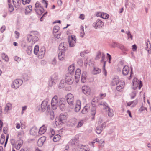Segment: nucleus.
I'll return each mask as SVG.
<instances>
[{"label": "nucleus", "instance_id": "obj_1", "mask_svg": "<svg viewBox=\"0 0 151 151\" xmlns=\"http://www.w3.org/2000/svg\"><path fill=\"white\" fill-rule=\"evenodd\" d=\"M50 106L49 104H40L37 106L36 110L38 111L43 112L46 110L45 114L51 120H53L54 119V114L53 111L50 109Z\"/></svg>", "mask_w": 151, "mask_h": 151}, {"label": "nucleus", "instance_id": "obj_2", "mask_svg": "<svg viewBox=\"0 0 151 151\" xmlns=\"http://www.w3.org/2000/svg\"><path fill=\"white\" fill-rule=\"evenodd\" d=\"M68 47V43L63 42L61 43L59 46V49L61 51L58 54V57L60 60H63L65 58V52L67 49Z\"/></svg>", "mask_w": 151, "mask_h": 151}, {"label": "nucleus", "instance_id": "obj_3", "mask_svg": "<svg viewBox=\"0 0 151 151\" xmlns=\"http://www.w3.org/2000/svg\"><path fill=\"white\" fill-rule=\"evenodd\" d=\"M73 95L71 94H68L65 98H61L59 100V104H66L68 103V104H72L73 100Z\"/></svg>", "mask_w": 151, "mask_h": 151}, {"label": "nucleus", "instance_id": "obj_4", "mask_svg": "<svg viewBox=\"0 0 151 151\" xmlns=\"http://www.w3.org/2000/svg\"><path fill=\"white\" fill-rule=\"evenodd\" d=\"M74 75L70 73H67L65 79V83L69 85L72 84L74 81Z\"/></svg>", "mask_w": 151, "mask_h": 151}, {"label": "nucleus", "instance_id": "obj_5", "mask_svg": "<svg viewBox=\"0 0 151 151\" xmlns=\"http://www.w3.org/2000/svg\"><path fill=\"white\" fill-rule=\"evenodd\" d=\"M23 83V81L20 79H17L13 82L11 87L14 88H18Z\"/></svg>", "mask_w": 151, "mask_h": 151}, {"label": "nucleus", "instance_id": "obj_6", "mask_svg": "<svg viewBox=\"0 0 151 151\" xmlns=\"http://www.w3.org/2000/svg\"><path fill=\"white\" fill-rule=\"evenodd\" d=\"M32 35L31 34H29L27 35V40L29 42L32 41V42L33 44L37 42L39 40L37 36L36 35H34L32 37Z\"/></svg>", "mask_w": 151, "mask_h": 151}, {"label": "nucleus", "instance_id": "obj_7", "mask_svg": "<svg viewBox=\"0 0 151 151\" xmlns=\"http://www.w3.org/2000/svg\"><path fill=\"white\" fill-rule=\"evenodd\" d=\"M104 23L100 19H97L96 22L93 24V26L96 29L100 28L104 25Z\"/></svg>", "mask_w": 151, "mask_h": 151}, {"label": "nucleus", "instance_id": "obj_8", "mask_svg": "<svg viewBox=\"0 0 151 151\" xmlns=\"http://www.w3.org/2000/svg\"><path fill=\"white\" fill-rule=\"evenodd\" d=\"M68 40L70 47H73L76 42V37L74 35H71V40L69 39Z\"/></svg>", "mask_w": 151, "mask_h": 151}, {"label": "nucleus", "instance_id": "obj_9", "mask_svg": "<svg viewBox=\"0 0 151 151\" xmlns=\"http://www.w3.org/2000/svg\"><path fill=\"white\" fill-rule=\"evenodd\" d=\"M57 76L56 75H54L52 76L49 81V86H52V85L55 84L57 79Z\"/></svg>", "mask_w": 151, "mask_h": 151}, {"label": "nucleus", "instance_id": "obj_10", "mask_svg": "<svg viewBox=\"0 0 151 151\" xmlns=\"http://www.w3.org/2000/svg\"><path fill=\"white\" fill-rule=\"evenodd\" d=\"M82 89L83 92L86 95H88L90 93L91 89L89 86H83Z\"/></svg>", "mask_w": 151, "mask_h": 151}, {"label": "nucleus", "instance_id": "obj_11", "mask_svg": "<svg viewBox=\"0 0 151 151\" xmlns=\"http://www.w3.org/2000/svg\"><path fill=\"white\" fill-rule=\"evenodd\" d=\"M125 85V82L123 81H120L116 85V88L118 91H121Z\"/></svg>", "mask_w": 151, "mask_h": 151}, {"label": "nucleus", "instance_id": "obj_12", "mask_svg": "<svg viewBox=\"0 0 151 151\" xmlns=\"http://www.w3.org/2000/svg\"><path fill=\"white\" fill-rule=\"evenodd\" d=\"M45 48L44 47H42L39 51L38 55L39 58H42L44 56L45 52Z\"/></svg>", "mask_w": 151, "mask_h": 151}, {"label": "nucleus", "instance_id": "obj_13", "mask_svg": "<svg viewBox=\"0 0 151 151\" xmlns=\"http://www.w3.org/2000/svg\"><path fill=\"white\" fill-rule=\"evenodd\" d=\"M81 70L80 69H77L75 72V75L74 77L75 78L76 81V83L78 82L81 74Z\"/></svg>", "mask_w": 151, "mask_h": 151}, {"label": "nucleus", "instance_id": "obj_14", "mask_svg": "<svg viewBox=\"0 0 151 151\" xmlns=\"http://www.w3.org/2000/svg\"><path fill=\"white\" fill-rule=\"evenodd\" d=\"M45 140L46 137L45 136L39 138L37 142L38 146L39 147H42Z\"/></svg>", "mask_w": 151, "mask_h": 151}, {"label": "nucleus", "instance_id": "obj_15", "mask_svg": "<svg viewBox=\"0 0 151 151\" xmlns=\"http://www.w3.org/2000/svg\"><path fill=\"white\" fill-rule=\"evenodd\" d=\"M105 106V109H106L108 115L109 117H111L113 115V110L112 109H111L109 107L106 106L105 104H104Z\"/></svg>", "mask_w": 151, "mask_h": 151}, {"label": "nucleus", "instance_id": "obj_16", "mask_svg": "<svg viewBox=\"0 0 151 151\" xmlns=\"http://www.w3.org/2000/svg\"><path fill=\"white\" fill-rule=\"evenodd\" d=\"M129 71V67L127 65H125L122 69V73L123 75L126 76L128 75Z\"/></svg>", "mask_w": 151, "mask_h": 151}, {"label": "nucleus", "instance_id": "obj_17", "mask_svg": "<svg viewBox=\"0 0 151 151\" xmlns=\"http://www.w3.org/2000/svg\"><path fill=\"white\" fill-rule=\"evenodd\" d=\"M79 148L81 150V151H89L90 150L89 147L87 145H80L79 147Z\"/></svg>", "mask_w": 151, "mask_h": 151}, {"label": "nucleus", "instance_id": "obj_18", "mask_svg": "<svg viewBox=\"0 0 151 151\" xmlns=\"http://www.w3.org/2000/svg\"><path fill=\"white\" fill-rule=\"evenodd\" d=\"M119 82L118 77L117 76H116L114 77L112 80L111 85L112 86H116Z\"/></svg>", "mask_w": 151, "mask_h": 151}, {"label": "nucleus", "instance_id": "obj_19", "mask_svg": "<svg viewBox=\"0 0 151 151\" xmlns=\"http://www.w3.org/2000/svg\"><path fill=\"white\" fill-rule=\"evenodd\" d=\"M46 129L47 128L45 125H44L40 128L38 131V133L40 134H42L46 132Z\"/></svg>", "mask_w": 151, "mask_h": 151}, {"label": "nucleus", "instance_id": "obj_20", "mask_svg": "<svg viewBox=\"0 0 151 151\" xmlns=\"http://www.w3.org/2000/svg\"><path fill=\"white\" fill-rule=\"evenodd\" d=\"M66 118V116L64 114H61L60 115V118L59 119V121L60 124H61V123H63Z\"/></svg>", "mask_w": 151, "mask_h": 151}, {"label": "nucleus", "instance_id": "obj_21", "mask_svg": "<svg viewBox=\"0 0 151 151\" xmlns=\"http://www.w3.org/2000/svg\"><path fill=\"white\" fill-rule=\"evenodd\" d=\"M75 67L74 65H72L68 67L69 72L68 73H70L72 75H74Z\"/></svg>", "mask_w": 151, "mask_h": 151}, {"label": "nucleus", "instance_id": "obj_22", "mask_svg": "<svg viewBox=\"0 0 151 151\" xmlns=\"http://www.w3.org/2000/svg\"><path fill=\"white\" fill-rule=\"evenodd\" d=\"M87 77V73L85 71H84L81 77V81L83 83H84L86 82V78Z\"/></svg>", "mask_w": 151, "mask_h": 151}, {"label": "nucleus", "instance_id": "obj_23", "mask_svg": "<svg viewBox=\"0 0 151 151\" xmlns=\"http://www.w3.org/2000/svg\"><path fill=\"white\" fill-rule=\"evenodd\" d=\"M36 13L38 15H41L44 12L43 8L41 7L37 9H35Z\"/></svg>", "mask_w": 151, "mask_h": 151}, {"label": "nucleus", "instance_id": "obj_24", "mask_svg": "<svg viewBox=\"0 0 151 151\" xmlns=\"http://www.w3.org/2000/svg\"><path fill=\"white\" fill-rule=\"evenodd\" d=\"M37 131V129L35 127H33L30 130V134L32 135H35Z\"/></svg>", "mask_w": 151, "mask_h": 151}, {"label": "nucleus", "instance_id": "obj_25", "mask_svg": "<svg viewBox=\"0 0 151 151\" xmlns=\"http://www.w3.org/2000/svg\"><path fill=\"white\" fill-rule=\"evenodd\" d=\"M89 104H86V105L84 106V108L83 109L82 111V113L83 114H86L87 112L88 109L89 108L90 106Z\"/></svg>", "mask_w": 151, "mask_h": 151}, {"label": "nucleus", "instance_id": "obj_26", "mask_svg": "<svg viewBox=\"0 0 151 151\" xmlns=\"http://www.w3.org/2000/svg\"><path fill=\"white\" fill-rule=\"evenodd\" d=\"M147 47H146V50L148 51L149 54L151 53V46L150 43L149 42H147L146 43Z\"/></svg>", "mask_w": 151, "mask_h": 151}, {"label": "nucleus", "instance_id": "obj_27", "mask_svg": "<svg viewBox=\"0 0 151 151\" xmlns=\"http://www.w3.org/2000/svg\"><path fill=\"white\" fill-rule=\"evenodd\" d=\"M78 142V141L76 138H74L72 139L70 141V143L72 145H77Z\"/></svg>", "mask_w": 151, "mask_h": 151}, {"label": "nucleus", "instance_id": "obj_28", "mask_svg": "<svg viewBox=\"0 0 151 151\" xmlns=\"http://www.w3.org/2000/svg\"><path fill=\"white\" fill-rule=\"evenodd\" d=\"M101 72V70L98 68L94 67L92 71V73L96 75L99 73Z\"/></svg>", "mask_w": 151, "mask_h": 151}, {"label": "nucleus", "instance_id": "obj_29", "mask_svg": "<svg viewBox=\"0 0 151 151\" xmlns=\"http://www.w3.org/2000/svg\"><path fill=\"white\" fill-rule=\"evenodd\" d=\"M61 137V136L60 135H55L53 137V140L54 142H57L59 141Z\"/></svg>", "mask_w": 151, "mask_h": 151}, {"label": "nucleus", "instance_id": "obj_30", "mask_svg": "<svg viewBox=\"0 0 151 151\" xmlns=\"http://www.w3.org/2000/svg\"><path fill=\"white\" fill-rule=\"evenodd\" d=\"M58 97L57 96H55L52 99L51 104L55 103L57 104L58 103Z\"/></svg>", "mask_w": 151, "mask_h": 151}, {"label": "nucleus", "instance_id": "obj_31", "mask_svg": "<svg viewBox=\"0 0 151 151\" xmlns=\"http://www.w3.org/2000/svg\"><path fill=\"white\" fill-rule=\"evenodd\" d=\"M118 48L123 51L126 52L128 51V49L127 47L121 44H120Z\"/></svg>", "mask_w": 151, "mask_h": 151}, {"label": "nucleus", "instance_id": "obj_32", "mask_svg": "<svg viewBox=\"0 0 151 151\" xmlns=\"http://www.w3.org/2000/svg\"><path fill=\"white\" fill-rule=\"evenodd\" d=\"M26 51L28 55H30L31 54L32 52V47L31 46H29L27 47Z\"/></svg>", "mask_w": 151, "mask_h": 151}, {"label": "nucleus", "instance_id": "obj_33", "mask_svg": "<svg viewBox=\"0 0 151 151\" xmlns=\"http://www.w3.org/2000/svg\"><path fill=\"white\" fill-rule=\"evenodd\" d=\"M93 108L91 109V114L92 116H93L92 118L93 120L94 119V116L96 113V111L95 106H93Z\"/></svg>", "mask_w": 151, "mask_h": 151}, {"label": "nucleus", "instance_id": "obj_34", "mask_svg": "<svg viewBox=\"0 0 151 151\" xmlns=\"http://www.w3.org/2000/svg\"><path fill=\"white\" fill-rule=\"evenodd\" d=\"M77 120L75 119H72L70 120V125L72 126H75L77 124Z\"/></svg>", "mask_w": 151, "mask_h": 151}, {"label": "nucleus", "instance_id": "obj_35", "mask_svg": "<svg viewBox=\"0 0 151 151\" xmlns=\"http://www.w3.org/2000/svg\"><path fill=\"white\" fill-rule=\"evenodd\" d=\"M65 83L64 82V80H61L59 85V88L61 89L64 88L65 86Z\"/></svg>", "mask_w": 151, "mask_h": 151}, {"label": "nucleus", "instance_id": "obj_36", "mask_svg": "<svg viewBox=\"0 0 151 151\" xmlns=\"http://www.w3.org/2000/svg\"><path fill=\"white\" fill-rule=\"evenodd\" d=\"M39 52V46L38 45H36L34 48V53L35 54L37 55Z\"/></svg>", "mask_w": 151, "mask_h": 151}, {"label": "nucleus", "instance_id": "obj_37", "mask_svg": "<svg viewBox=\"0 0 151 151\" xmlns=\"http://www.w3.org/2000/svg\"><path fill=\"white\" fill-rule=\"evenodd\" d=\"M12 1L15 6H18L20 5V1L19 0H12Z\"/></svg>", "mask_w": 151, "mask_h": 151}, {"label": "nucleus", "instance_id": "obj_38", "mask_svg": "<svg viewBox=\"0 0 151 151\" xmlns=\"http://www.w3.org/2000/svg\"><path fill=\"white\" fill-rule=\"evenodd\" d=\"M81 104H76L75 108V111L76 112H78L81 109Z\"/></svg>", "mask_w": 151, "mask_h": 151}, {"label": "nucleus", "instance_id": "obj_39", "mask_svg": "<svg viewBox=\"0 0 151 151\" xmlns=\"http://www.w3.org/2000/svg\"><path fill=\"white\" fill-rule=\"evenodd\" d=\"M101 16V18L103 19H107L109 18V15L106 13H102Z\"/></svg>", "mask_w": 151, "mask_h": 151}, {"label": "nucleus", "instance_id": "obj_40", "mask_svg": "<svg viewBox=\"0 0 151 151\" xmlns=\"http://www.w3.org/2000/svg\"><path fill=\"white\" fill-rule=\"evenodd\" d=\"M2 57L3 59L4 60L6 61H8L9 60L8 58L6 55L4 53H2Z\"/></svg>", "mask_w": 151, "mask_h": 151}, {"label": "nucleus", "instance_id": "obj_41", "mask_svg": "<svg viewBox=\"0 0 151 151\" xmlns=\"http://www.w3.org/2000/svg\"><path fill=\"white\" fill-rule=\"evenodd\" d=\"M103 130L101 127H97L96 129V132L98 134H100L101 133Z\"/></svg>", "mask_w": 151, "mask_h": 151}, {"label": "nucleus", "instance_id": "obj_42", "mask_svg": "<svg viewBox=\"0 0 151 151\" xmlns=\"http://www.w3.org/2000/svg\"><path fill=\"white\" fill-rule=\"evenodd\" d=\"M119 43L115 42H113L111 46L113 47L114 48L115 47H117L118 48L119 46Z\"/></svg>", "mask_w": 151, "mask_h": 151}, {"label": "nucleus", "instance_id": "obj_43", "mask_svg": "<svg viewBox=\"0 0 151 151\" xmlns=\"http://www.w3.org/2000/svg\"><path fill=\"white\" fill-rule=\"evenodd\" d=\"M101 56V53L100 51H99L96 55L95 57V59L96 60H99Z\"/></svg>", "mask_w": 151, "mask_h": 151}, {"label": "nucleus", "instance_id": "obj_44", "mask_svg": "<svg viewBox=\"0 0 151 151\" xmlns=\"http://www.w3.org/2000/svg\"><path fill=\"white\" fill-rule=\"evenodd\" d=\"M60 29V27L58 26H55L53 28V32L56 33L58 32V31Z\"/></svg>", "mask_w": 151, "mask_h": 151}, {"label": "nucleus", "instance_id": "obj_45", "mask_svg": "<svg viewBox=\"0 0 151 151\" xmlns=\"http://www.w3.org/2000/svg\"><path fill=\"white\" fill-rule=\"evenodd\" d=\"M83 124V121L81 120L78 122V124L76 125V127L79 128L82 126Z\"/></svg>", "mask_w": 151, "mask_h": 151}, {"label": "nucleus", "instance_id": "obj_46", "mask_svg": "<svg viewBox=\"0 0 151 151\" xmlns=\"http://www.w3.org/2000/svg\"><path fill=\"white\" fill-rule=\"evenodd\" d=\"M59 106L60 109L62 111H65L66 109L65 104H60Z\"/></svg>", "mask_w": 151, "mask_h": 151}, {"label": "nucleus", "instance_id": "obj_47", "mask_svg": "<svg viewBox=\"0 0 151 151\" xmlns=\"http://www.w3.org/2000/svg\"><path fill=\"white\" fill-rule=\"evenodd\" d=\"M9 10L10 12H11L14 10V7L12 5L10 4H9Z\"/></svg>", "mask_w": 151, "mask_h": 151}, {"label": "nucleus", "instance_id": "obj_48", "mask_svg": "<svg viewBox=\"0 0 151 151\" xmlns=\"http://www.w3.org/2000/svg\"><path fill=\"white\" fill-rule=\"evenodd\" d=\"M23 4L25 5L27 4H29L30 2V0H21Z\"/></svg>", "mask_w": 151, "mask_h": 151}, {"label": "nucleus", "instance_id": "obj_49", "mask_svg": "<svg viewBox=\"0 0 151 151\" xmlns=\"http://www.w3.org/2000/svg\"><path fill=\"white\" fill-rule=\"evenodd\" d=\"M35 9H37V8H40L42 7L41 6L39 2H37L35 4Z\"/></svg>", "mask_w": 151, "mask_h": 151}, {"label": "nucleus", "instance_id": "obj_50", "mask_svg": "<svg viewBox=\"0 0 151 151\" xmlns=\"http://www.w3.org/2000/svg\"><path fill=\"white\" fill-rule=\"evenodd\" d=\"M97 139H95L93 141L89 143V144L91 146H92L93 147H94V144L96 142Z\"/></svg>", "mask_w": 151, "mask_h": 151}, {"label": "nucleus", "instance_id": "obj_51", "mask_svg": "<svg viewBox=\"0 0 151 151\" xmlns=\"http://www.w3.org/2000/svg\"><path fill=\"white\" fill-rule=\"evenodd\" d=\"M99 98L98 97H95L92 99V102L95 103H97L99 101Z\"/></svg>", "mask_w": 151, "mask_h": 151}, {"label": "nucleus", "instance_id": "obj_52", "mask_svg": "<svg viewBox=\"0 0 151 151\" xmlns=\"http://www.w3.org/2000/svg\"><path fill=\"white\" fill-rule=\"evenodd\" d=\"M106 62V61H104V65L103 66V70H104V73L105 76H106V73H107L106 70H105V68Z\"/></svg>", "mask_w": 151, "mask_h": 151}, {"label": "nucleus", "instance_id": "obj_53", "mask_svg": "<svg viewBox=\"0 0 151 151\" xmlns=\"http://www.w3.org/2000/svg\"><path fill=\"white\" fill-rule=\"evenodd\" d=\"M11 108L9 106L7 105V104H6V106L5 107V109H4V111H6V112H7L9 110H11Z\"/></svg>", "mask_w": 151, "mask_h": 151}, {"label": "nucleus", "instance_id": "obj_54", "mask_svg": "<svg viewBox=\"0 0 151 151\" xmlns=\"http://www.w3.org/2000/svg\"><path fill=\"white\" fill-rule=\"evenodd\" d=\"M133 74V72L132 71V68L131 67V71L130 72V76L128 78L129 79H130L132 76V75Z\"/></svg>", "mask_w": 151, "mask_h": 151}, {"label": "nucleus", "instance_id": "obj_55", "mask_svg": "<svg viewBox=\"0 0 151 151\" xmlns=\"http://www.w3.org/2000/svg\"><path fill=\"white\" fill-rule=\"evenodd\" d=\"M15 145V147L17 150L19 149L21 147V146L19 145L18 143H17V144H16Z\"/></svg>", "mask_w": 151, "mask_h": 151}, {"label": "nucleus", "instance_id": "obj_56", "mask_svg": "<svg viewBox=\"0 0 151 151\" xmlns=\"http://www.w3.org/2000/svg\"><path fill=\"white\" fill-rule=\"evenodd\" d=\"M146 109V107H144L143 106H142L139 109V111L140 112H141L142 111Z\"/></svg>", "mask_w": 151, "mask_h": 151}, {"label": "nucleus", "instance_id": "obj_57", "mask_svg": "<svg viewBox=\"0 0 151 151\" xmlns=\"http://www.w3.org/2000/svg\"><path fill=\"white\" fill-rule=\"evenodd\" d=\"M5 26L4 25L2 26L0 29V31L1 32L3 33L5 30Z\"/></svg>", "mask_w": 151, "mask_h": 151}, {"label": "nucleus", "instance_id": "obj_58", "mask_svg": "<svg viewBox=\"0 0 151 151\" xmlns=\"http://www.w3.org/2000/svg\"><path fill=\"white\" fill-rule=\"evenodd\" d=\"M49 100L48 98L45 99L42 103L41 104H47Z\"/></svg>", "mask_w": 151, "mask_h": 151}, {"label": "nucleus", "instance_id": "obj_59", "mask_svg": "<svg viewBox=\"0 0 151 151\" xmlns=\"http://www.w3.org/2000/svg\"><path fill=\"white\" fill-rule=\"evenodd\" d=\"M30 12V10H29L28 8H26L25 11V14L26 15H28Z\"/></svg>", "mask_w": 151, "mask_h": 151}, {"label": "nucleus", "instance_id": "obj_60", "mask_svg": "<svg viewBox=\"0 0 151 151\" xmlns=\"http://www.w3.org/2000/svg\"><path fill=\"white\" fill-rule=\"evenodd\" d=\"M106 93L100 94V98H101V99H103L106 96Z\"/></svg>", "mask_w": 151, "mask_h": 151}, {"label": "nucleus", "instance_id": "obj_61", "mask_svg": "<svg viewBox=\"0 0 151 151\" xmlns=\"http://www.w3.org/2000/svg\"><path fill=\"white\" fill-rule=\"evenodd\" d=\"M14 60L17 61V62H19L20 60V59L19 58V57H18L17 56H15L14 58Z\"/></svg>", "mask_w": 151, "mask_h": 151}, {"label": "nucleus", "instance_id": "obj_62", "mask_svg": "<svg viewBox=\"0 0 151 151\" xmlns=\"http://www.w3.org/2000/svg\"><path fill=\"white\" fill-rule=\"evenodd\" d=\"M52 109L53 110H55L57 108V104H51Z\"/></svg>", "mask_w": 151, "mask_h": 151}, {"label": "nucleus", "instance_id": "obj_63", "mask_svg": "<svg viewBox=\"0 0 151 151\" xmlns=\"http://www.w3.org/2000/svg\"><path fill=\"white\" fill-rule=\"evenodd\" d=\"M132 47L133 51H134L136 50L137 47V46L136 45H133L132 46Z\"/></svg>", "mask_w": 151, "mask_h": 151}, {"label": "nucleus", "instance_id": "obj_64", "mask_svg": "<svg viewBox=\"0 0 151 151\" xmlns=\"http://www.w3.org/2000/svg\"><path fill=\"white\" fill-rule=\"evenodd\" d=\"M14 33L16 35V36L15 37L16 38L18 39L19 38V33L17 31H15Z\"/></svg>", "mask_w": 151, "mask_h": 151}]
</instances>
